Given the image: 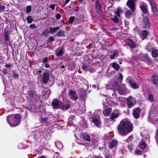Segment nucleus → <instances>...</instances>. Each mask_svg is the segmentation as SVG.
<instances>
[{
	"label": "nucleus",
	"instance_id": "34",
	"mask_svg": "<svg viewBox=\"0 0 158 158\" xmlns=\"http://www.w3.org/2000/svg\"><path fill=\"white\" fill-rule=\"evenodd\" d=\"M131 15L132 13L129 10H128L125 13V17L128 19H129L131 17Z\"/></svg>",
	"mask_w": 158,
	"mask_h": 158
},
{
	"label": "nucleus",
	"instance_id": "4",
	"mask_svg": "<svg viewBox=\"0 0 158 158\" xmlns=\"http://www.w3.org/2000/svg\"><path fill=\"white\" fill-rule=\"evenodd\" d=\"M126 100L127 107L129 108H131L135 104L136 99L132 96H129L127 98Z\"/></svg>",
	"mask_w": 158,
	"mask_h": 158
},
{
	"label": "nucleus",
	"instance_id": "60",
	"mask_svg": "<svg viewBox=\"0 0 158 158\" xmlns=\"http://www.w3.org/2000/svg\"><path fill=\"white\" fill-rule=\"evenodd\" d=\"M47 94V95H49L50 94V91L47 89L44 91V94Z\"/></svg>",
	"mask_w": 158,
	"mask_h": 158
},
{
	"label": "nucleus",
	"instance_id": "35",
	"mask_svg": "<svg viewBox=\"0 0 158 158\" xmlns=\"http://www.w3.org/2000/svg\"><path fill=\"white\" fill-rule=\"evenodd\" d=\"M64 31L62 30H60L56 34V35L58 36L61 37L62 36H64Z\"/></svg>",
	"mask_w": 158,
	"mask_h": 158
},
{
	"label": "nucleus",
	"instance_id": "39",
	"mask_svg": "<svg viewBox=\"0 0 158 158\" xmlns=\"http://www.w3.org/2000/svg\"><path fill=\"white\" fill-rule=\"evenodd\" d=\"M86 94H81L79 96L80 99L83 101H85L86 99Z\"/></svg>",
	"mask_w": 158,
	"mask_h": 158
},
{
	"label": "nucleus",
	"instance_id": "22",
	"mask_svg": "<svg viewBox=\"0 0 158 158\" xmlns=\"http://www.w3.org/2000/svg\"><path fill=\"white\" fill-rule=\"evenodd\" d=\"M127 44L131 48H134L136 47V45L135 42L131 39H129L128 40Z\"/></svg>",
	"mask_w": 158,
	"mask_h": 158
},
{
	"label": "nucleus",
	"instance_id": "2",
	"mask_svg": "<svg viewBox=\"0 0 158 158\" xmlns=\"http://www.w3.org/2000/svg\"><path fill=\"white\" fill-rule=\"evenodd\" d=\"M21 118L19 114H12L7 117V121L11 127H15L20 124Z\"/></svg>",
	"mask_w": 158,
	"mask_h": 158
},
{
	"label": "nucleus",
	"instance_id": "13",
	"mask_svg": "<svg viewBox=\"0 0 158 158\" xmlns=\"http://www.w3.org/2000/svg\"><path fill=\"white\" fill-rule=\"evenodd\" d=\"M61 103V102H60L58 100L56 99H54L52 103V106L53 108L54 109H57L59 108L60 106V104Z\"/></svg>",
	"mask_w": 158,
	"mask_h": 158
},
{
	"label": "nucleus",
	"instance_id": "19",
	"mask_svg": "<svg viewBox=\"0 0 158 158\" xmlns=\"http://www.w3.org/2000/svg\"><path fill=\"white\" fill-rule=\"evenodd\" d=\"M118 141L116 140L111 141L109 143V148L111 149L115 147L117 145Z\"/></svg>",
	"mask_w": 158,
	"mask_h": 158
},
{
	"label": "nucleus",
	"instance_id": "8",
	"mask_svg": "<svg viewBox=\"0 0 158 158\" xmlns=\"http://www.w3.org/2000/svg\"><path fill=\"white\" fill-rule=\"evenodd\" d=\"M141 112V109L138 107L132 110V114L135 118L138 119L140 117V114Z\"/></svg>",
	"mask_w": 158,
	"mask_h": 158
},
{
	"label": "nucleus",
	"instance_id": "46",
	"mask_svg": "<svg viewBox=\"0 0 158 158\" xmlns=\"http://www.w3.org/2000/svg\"><path fill=\"white\" fill-rule=\"evenodd\" d=\"M75 19V18L73 16H71L69 19V24L72 23L73 22Z\"/></svg>",
	"mask_w": 158,
	"mask_h": 158
},
{
	"label": "nucleus",
	"instance_id": "20",
	"mask_svg": "<svg viewBox=\"0 0 158 158\" xmlns=\"http://www.w3.org/2000/svg\"><path fill=\"white\" fill-rule=\"evenodd\" d=\"M112 111V109L111 108L105 109L103 111V114L105 116H108L110 114Z\"/></svg>",
	"mask_w": 158,
	"mask_h": 158
},
{
	"label": "nucleus",
	"instance_id": "18",
	"mask_svg": "<svg viewBox=\"0 0 158 158\" xmlns=\"http://www.w3.org/2000/svg\"><path fill=\"white\" fill-rule=\"evenodd\" d=\"M35 91L33 89L31 90L28 91L27 97L29 100H31L33 99L34 94H35Z\"/></svg>",
	"mask_w": 158,
	"mask_h": 158
},
{
	"label": "nucleus",
	"instance_id": "37",
	"mask_svg": "<svg viewBox=\"0 0 158 158\" xmlns=\"http://www.w3.org/2000/svg\"><path fill=\"white\" fill-rule=\"evenodd\" d=\"M118 80L119 81L120 83H121L123 79V76L121 73H119L118 74V76L117 78Z\"/></svg>",
	"mask_w": 158,
	"mask_h": 158
},
{
	"label": "nucleus",
	"instance_id": "16",
	"mask_svg": "<svg viewBox=\"0 0 158 158\" xmlns=\"http://www.w3.org/2000/svg\"><path fill=\"white\" fill-rule=\"evenodd\" d=\"M142 59L143 60L146 61L148 64L149 65L152 63V61L147 54H143L142 56Z\"/></svg>",
	"mask_w": 158,
	"mask_h": 158
},
{
	"label": "nucleus",
	"instance_id": "48",
	"mask_svg": "<svg viewBox=\"0 0 158 158\" xmlns=\"http://www.w3.org/2000/svg\"><path fill=\"white\" fill-rule=\"evenodd\" d=\"M127 148L130 151L132 150L133 149L132 143H129L128 145Z\"/></svg>",
	"mask_w": 158,
	"mask_h": 158
},
{
	"label": "nucleus",
	"instance_id": "15",
	"mask_svg": "<svg viewBox=\"0 0 158 158\" xmlns=\"http://www.w3.org/2000/svg\"><path fill=\"white\" fill-rule=\"evenodd\" d=\"M120 114L118 112L116 113L114 112H113L111 114L110 116V121H115V119L117 118L119 115Z\"/></svg>",
	"mask_w": 158,
	"mask_h": 158
},
{
	"label": "nucleus",
	"instance_id": "62",
	"mask_svg": "<svg viewBox=\"0 0 158 158\" xmlns=\"http://www.w3.org/2000/svg\"><path fill=\"white\" fill-rule=\"evenodd\" d=\"M5 6H4L1 5L0 6V11L5 9Z\"/></svg>",
	"mask_w": 158,
	"mask_h": 158
},
{
	"label": "nucleus",
	"instance_id": "50",
	"mask_svg": "<svg viewBox=\"0 0 158 158\" xmlns=\"http://www.w3.org/2000/svg\"><path fill=\"white\" fill-rule=\"evenodd\" d=\"M79 10V8L78 6H75L72 9L73 11H78Z\"/></svg>",
	"mask_w": 158,
	"mask_h": 158
},
{
	"label": "nucleus",
	"instance_id": "3",
	"mask_svg": "<svg viewBox=\"0 0 158 158\" xmlns=\"http://www.w3.org/2000/svg\"><path fill=\"white\" fill-rule=\"evenodd\" d=\"M112 87L115 90H118L121 95H125L128 93L126 85L123 84L119 85L118 81L114 82L112 84Z\"/></svg>",
	"mask_w": 158,
	"mask_h": 158
},
{
	"label": "nucleus",
	"instance_id": "41",
	"mask_svg": "<svg viewBox=\"0 0 158 158\" xmlns=\"http://www.w3.org/2000/svg\"><path fill=\"white\" fill-rule=\"evenodd\" d=\"M64 54V52L62 49H60L57 53V56H62Z\"/></svg>",
	"mask_w": 158,
	"mask_h": 158
},
{
	"label": "nucleus",
	"instance_id": "59",
	"mask_svg": "<svg viewBox=\"0 0 158 158\" xmlns=\"http://www.w3.org/2000/svg\"><path fill=\"white\" fill-rule=\"evenodd\" d=\"M49 7L52 10H53L55 9V5L54 4H51L49 6Z\"/></svg>",
	"mask_w": 158,
	"mask_h": 158
},
{
	"label": "nucleus",
	"instance_id": "53",
	"mask_svg": "<svg viewBox=\"0 0 158 158\" xmlns=\"http://www.w3.org/2000/svg\"><path fill=\"white\" fill-rule=\"evenodd\" d=\"M55 17L57 19H59L61 18V15L60 13H57Z\"/></svg>",
	"mask_w": 158,
	"mask_h": 158
},
{
	"label": "nucleus",
	"instance_id": "38",
	"mask_svg": "<svg viewBox=\"0 0 158 158\" xmlns=\"http://www.w3.org/2000/svg\"><path fill=\"white\" fill-rule=\"evenodd\" d=\"M48 34V29L43 30L42 32V35L44 36H47Z\"/></svg>",
	"mask_w": 158,
	"mask_h": 158
},
{
	"label": "nucleus",
	"instance_id": "55",
	"mask_svg": "<svg viewBox=\"0 0 158 158\" xmlns=\"http://www.w3.org/2000/svg\"><path fill=\"white\" fill-rule=\"evenodd\" d=\"M141 151L139 149L135 151V154L137 155H141Z\"/></svg>",
	"mask_w": 158,
	"mask_h": 158
},
{
	"label": "nucleus",
	"instance_id": "40",
	"mask_svg": "<svg viewBox=\"0 0 158 158\" xmlns=\"http://www.w3.org/2000/svg\"><path fill=\"white\" fill-rule=\"evenodd\" d=\"M112 20L114 23H118L119 22V20L118 18L117 17L116 15H114V18L111 19Z\"/></svg>",
	"mask_w": 158,
	"mask_h": 158
},
{
	"label": "nucleus",
	"instance_id": "17",
	"mask_svg": "<svg viewBox=\"0 0 158 158\" xmlns=\"http://www.w3.org/2000/svg\"><path fill=\"white\" fill-rule=\"evenodd\" d=\"M128 83L130 87L133 89H137L139 87V86L138 84L131 80H129Z\"/></svg>",
	"mask_w": 158,
	"mask_h": 158
},
{
	"label": "nucleus",
	"instance_id": "52",
	"mask_svg": "<svg viewBox=\"0 0 158 158\" xmlns=\"http://www.w3.org/2000/svg\"><path fill=\"white\" fill-rule=\"evenodd\" d=\"M12 64H6L5 65V68H10V67H12Z\"/></svg>",
	"mask_w": 158,
	"mask_h": 158
},
{
	"label": "nucleus",
	"instance_id": "44",
	"mask_svg": "<svg viewBox=\"0 0 158 158\" xmlns=\"http://www.w3.org/2000/svg\"><path fill=\"white\" fill-rule=\"evenodd\" d=\"M48 120V118L47 117L42 118L40 119V121L41 123L46 122Z\"/></svg>",
	"mask_w": 158,
	"mask_h": 158
},
{
	"label": "nucleus",
	"instance_id": "56",
	"mask_svg": "<svg viewBox=\"0 0 158 158\" xmlns=\"http://www.w3.org/2000/svg\"><path fill=\"white\" fill-rule=\"evenodd\" d=\"M122 11V10L120 8H118L117 9L115 12V14H120Z\"/></svg>",
	"mask_w": 158,
	"mask_h": 158
},
{
	"label": "nucleus",
	"instance_id": "9",
	"mask_svg": "<svg viewBox=\"0 0 158 158\" xmlns=\"http://www.w3.org/2000/svg\"><path fill=\"white\" fill-rule=\"evenodd\" d=\"M151 10L153 13L156 16L158 15V10L157 7L154 0H151L150 2Z\"/></svg>",
	"mask_w": 158,
	"mask_h": 158
},
{
	"label": "nucleus",
	"instance_id": "57",
	"mask_svg": "<svg viewBox=\"0 0 158 158\" xmlns=\"http://www.w3.org/2000/svg\"><path fill=\"white\" fill-rule=\"evenodd\" d=\"M118 52L117 50H115L114 51V55L115 56H118Z\"/></svg>",
	"mask_w": 158,
	"mask_h": 158
},
{
	"label": "nucleus",
	"instance_id": "24",
	"mask_svg": "<svg viewBox=\"0 0 158 158\" xmlns=\"http://www.w3.org/2000/svg\"><path fill=\"white\" fill-rule=\"evenodd\" d=\"M34 100V102H33L34 104H36V102H40V97L36 94H34V97L32 99Z\"/></svg>",
	"mask_w": 158,
	"mask_h": 158
},
{
	"label": "nucleus",
	"instance_id": "7",
	"mask_svg": "<svg viewBox=\"0 0 158 158\" xmlns=\"http://www.w3.org/2000/svg\"><path fill=\"white\" fill-rule=\"evenodd\" d=\"M127 5L132 11H134L135 10V0H128L127 2Z\"/></svg>",
	"mask_w": 158,
	"mask_h": 158
},
{
	"label": "nucleus",
	"instance_id": "6",
	"mask_svg": "<svg viewBox=\"0 0 158 158\" xmlns=\"http://www.w3.org/2000/svg\"><path fill=\"white\" fill-rule=\"evenodd\" d=\"M139 6L140 8L143 13V15L144 14L147 15V13L148 12L147 4L145 3L142 2L140 3Z\"/></svg>",
	"mask_w": 158,
	"mask_h": 158
},
{
	"label": "nucleus",
	"instance_id": "30",
	"mask_svg": "<svg viewBox=\"0 0 158 158\" xmlns=\"http://www.w3.org/2000/svg\"><path fill=\"white\" fill-rule=\"evenodd\" d=\"M59 29L58 27H56L54 28L50 27L49 30V32L50 33L52 34L55 33L56 31L58 30Z\"/></svg>",
	"mask_w": 158,
	"mask_h": 158
},
{
	"label": "nucleus",
	"instance_id": "54",
	"mask_svg": "<svg viewBox=\"0 0 158 158\" xmlns=\"http://www.w3.org/2000/svg\"><path fill=\"white\" fill-rule=\"evenodd\" d=\"M87 68V65L86 64H84L81 67V69L82 70H85Z\"/></svg>",
	"mask_w": 158,
	"mask_h": 158
},
{
	"label": "nucleus",
	"instance_id": "26",
	"mask_svg": "<svg viewBox=\"0 0 158 158\" xmlns=\"http://www.w3.org/2000/svg\"><path fill=\"white\" fill-rule=\"evenodd\" d=\"M146 146V144L144 141L143 140H141L139 144V147L142 149H145Z\"/></svg>",
	"mask_w": 158,
	"mask_h": 158
},
{
	"label": "nucleus",
	"instance_id": "36",
	"mask_svg": "<svg viewBox=\"0 0 158 158\" xmlns=\"http://www.w3.org/2000/svg\"><path fill=\"white\" fill-rule=\"evenodd\" d=\"M27 20L28 23H31L33 21V19L31 16H28L27 17Z\"/></svg>",
	"mask_w": 158,
	"mask_h": 158
},
{
	"label": "nucleus",
	"instance_id": "33",
	"mask_svg": "<svg viewBox=\"0 0 158 158\" xmlns=\"http://www.w3.org/2000/svg\"><path fill=\"white\" fill-rule=\"evenodd\" d=\"M54 39L52 36H50L49 37V38L46 41L47 44H48L51 45V43L53 42L54 41Z\"/></svg>",
	"mask_w": 158,
	"mask_h": 158
},
{
	"label": "nucleus",
	"instance_id": "61",
	"mask_svg": "<svg viewBox=\"0 0 158 158\" xmlns=\"http://www.w3.org/2000/svg\"><path fill=\"white\" fill-rule=\"evenodd\" d=\"M48 59L47 57H45L44 58L43 60V63H46L48 61Z\"/></svg>",
	"mask_w": 158,
	"mask_h": 158
},
{
	"label": "nucleus",
	"instance_id": "49",
	"mask_svg": "<svg viewBox=\"0 0 158 158\" xmlns=\"http://www.w3.org/2000/svg\"><path fill=\"white\" fill-rule=\"evenodd\" d=\"M2 72L4 75L7 74L8 73V70L6 69H3L2 70Z\"/></svg>",
	"mask_w": 158,
	"mask_h": 158
},
{
	"label": "nucleus",
	"instance_id": "42",
	"mask_svg": "<svg viewBox=\"0 0 158 158\" xmlns=\"http://www.w3.org/2000/svg\"><path fill=\"white\" fill-rule=\"evenodd\" d=\"M133 138V136L132 135H130L129 136L128 138L127 139L124 140V141H125L126 143H129L130 142H131L132 139Z\"/></svg>",
	"mask_w": 158,
	"mask_h": 158
},
{
	"label": "nucleus",
	"instance_id": "14",
	"mask_svg": "<svg viewBox=\"0 0 158 158\" xmlns=\"http://www.w3.org/2000/svg\"><path fill=\"white\" fill-rule=\"evenodd\" d=\"M50 74L48 72H46L44 73L42 77V81L44 84H46L47 83Z\"/></svg>",
	"mask_w": 158,
	"mask_h": 158
},
{
	"label": "nucleus",
	"instance_id": "10",
	"mask_svg": "<svg viewBox=\"0 0 158 158\" xmlns=\"http://www.w3.org/2000/svg\"><path fill=\"white\" fill-rule=\"evenodd\" d=\"M69 98L73 100H76L78 98V97L76 91L74 90H70L68 93Z\"/></svg>",
	"mask_w": 158,
	"mask_h": 158
},
{
	"label": "nucleus",
	"instance_id": "32",
	"mask_svg": "<svg viewBox=\"0 0 158 158\" xmlns=\"http://www.w3.org/2000/svg\"><path fill=\"white\" fill-rule=\"evenodd\" d=\"M152 56L153 57H156L158 56V51L156 49L153 50L152 52Z\"/></svg>",
	"mask_w": 158,
	"mask_h": 158
},
{
	"label": "nucleus",
	"instance_id": "45",
	"mask_svg": "<svg viewBox=\"0 0 158 158\" xmlns=\"http://www.w3.org/2000/svg\"><path fill=\"white\" fill-rule=\"evenodd\" d=\"M31 10V7L30 6H28L26 8V12L27 13H30Z\"/></svg>",
	"mask_w": 158,
	"mask_h": 158
},
{
	"label": "nucleus",
	"instance_id": "27",
	"mask_svg": "<svg viewBox=\"0 0 158 158\" xmlns=\"http://www.w3.org/2000/svg\"><path fill=\"white\" fill-rule=\"evenodd\" d=\"M83 137L85 140L88 142H90V136L88 133H83Z\"/></svg>",
	"mask_w": 158,
	"mask_h": 158
},
{
	"label": "nucleus",
	"instance_id": "1",
	"mask_svg": "<svg viewBox=\"0 0 158 158\" xmlns=\"http://www.w3.org/2000/svg\"><path fill=\"white\" fill-rule=\"evenodd\" d=\"M117 128L120 135L125 136L132 131L133 126V124L129 121H121Z\"/></svg>",
	"mask_w": 158,
	"mask_h": 158
},
{
	"label": "nucleus",
	"instance_id": "58",
	"mask_svg": "<svg viewBox=\"0 0 158 158\" xmlns=\"http://www.w3.org/2000/svg\"><path fill=\"white\" fill-rule=\"evenodd\" d=\"M30 27L31 29H32L36 27L34 23L31 24L30 26Z\"/></svg>",
	"mask_w": 158,
	"mask_h": 158
},
{
	"label": "nucleus",
	"instance_id": "63",
	"mask_svg": "<svg viewBox=\"0 0 158 158\" xmlns=\"http://www.w3.org/2000/svg\"><path fill=\"white\" fill-rule=\"evenodd\" d=\"M70 0H66V1L63 2V5L65 6L67 4L69 1Z\"/></svg>",
	"mask_w": 158,
	"mask_h": 158
},
{
	"label": "nucleus",
	"instance_id": "21",
	"mask_svg": "<svg viewBox=\"0 0 158 158\" xmlns=\"http://www.w3.org/2000/svg\"><path fill=\"white\" fill-rule=\"evenodd\" d=\"M152 82L156 86H158V77L156 74H154L152 75Z\"/></svg>",
	"mask_w": 158,
	"mask_h": 158
},
{
	"label": "nucleus",
	"instance_id": "5",
	"mask_svg": "<svg viewBox=\"0 0 158 158\" xmlns=\"http://www.w3.org/2000/svg\"><path fill=\"white\" fill-rule=\"evenodd\" d=\"M142 23L143 28L144 29H149L151 27V23L149 20V18L147 16L143 17Z\"/></svg>",
	"mask_w": 158,
	"mask_h": 158
},
{
	"label": "nucleus",
	"instance_id": "23",
	"mask_svg": "<svg viewBox=\"0 0 158 158\" xmlns=\"http://www.w3.org/2000/svg\"><path fill=\"white\" fill-rule=\"evenodd\" d=\"M101 5L100 3L98 2V1H96L95 3V10L98 13H99L101 11Z\"/></svg>",
	"mask_w": 158,
	"mask_h": 158
},
{
	"label": "nucleus",
	"instance_id": "47",
	"mask_svg": "<svg viewBox=\"0 0 158 158\" xmlns=\"http://www.w3.org/2000/svg\"><path fill=\"white\" fill-rule=\"evenodd\" d=\"M19 75L17 74V73H16V72L15 71H14L13 73V74L12 76V77L15 78H19Z\"/></svg>",
	"mask_w": 158,
	"mask_h": 158
},
{
	"label": "nucleus",
	"instance_id": "11",
	"mask_svg": "<svg viewBox=\"0 0 158 158\" xmlns=\"http://www.w3.org/2000/svg\"><path fill=\"white\" fill-rule=\"evenodd\" d=\"M92 121L94 123L96 126L99 125L101 123L100 122V117L98 114L94 115L92 117Z\"/></svg>",
	"mask_w": 158,
	"mask_h": 158
},
{
	"label": "nucleus",
	"instance_id": "43",
	"mask_svg": "<svg viewBox=\"0 0 158 158\" xmlns=\"http://www.w3.org/2000/svg\"><path fill=\"white\" fill-rule=\"evenodd\" d=\"M148 99L151 102H152L154 100V97L152 94H150L148 95Z\"/></svg>",
	"mask_w": 158,
	"mask_h": 158
},
{
	"label": "nucleus",
	"instance_id": "64",
	"mask_svg": "<svg viewBox=\"0 0 158 158\" xmlns=\"http://www.w3.org/2000/svg\"><path fill=\"white\" fill-rule=\"evenodd\" d=\"M115 56H114V54H113L112 55H110V58L111 59H114Z\"/></svg>",
	"mask_w": 158,
	"mask_h": 158
},
{
	"label": "nucleus",
	"instance_id": "12",
	"mask_svg": "<svg viewBox=\"0 0 158 158\" xmlns=\"http://www.w3.org/2000/svg\"><path fill=\"white\" fill-rule=\"evenodd\" d=\"M10 32L8 31H6L5 32L4 36H3L4 41L5 44L6 45L8 43H10Z\"/></svg>",
	"mask_w": 158,
	"mask_h": 158
},
{
	"label": "nucleus",
	"instance_id": "51",
	"mask_svg": "<svg viewBox=\"0 0 158 158\" xmlns=\"http://www.w3.org/2000/svg\"><path fill=\"white\" fill-rule=\"evenodd\" d=\"M155 138L157 142H158V129L156 130V132L155 134Z\"/></svg>",
	"mask_w": 158,
	"mask_h": 158
},
{
	"label": "nucleus",
	"instance_id": "25",
	"mask_svg": "<svg viewBox=\"0 0 158 158\" xmlns=\"http://www.w3.org/2000/svg\"><path fill=\"white\" fill-rule=\"evenodd\" d=\"M148 33L146 30H143L142 31L141 37L143 40L145 39L147 37Z\"/></svg>",
	"mask_w": 158,
	"mask_h": 158
},
{
	"label": "nucleus",
	"instance_id": "29",
	"mask_svg": "<svg viewBox=\"0 0 158 158\" xmlns=\"http://www.w3.org/2000/svg\"><path fill=\"white\" fill-rule=\"evenodd\" d=\"M70 107V105L69 104H67L64 106H62L59 107L63 111H66Z\"/></svg>",
	"mask_w": 158,
	"mask_h": 158
},
{
	"label": "nucleus",
	"instance_id": "31",
	"mask_svg": "<svg viewBox=\"0 0 158 158\" xmlns=\"http://www.w3.org/2000/svg\"><path fill=\"white\" fill-rule=\"evenodd\" d=\"M17 104L14 102L13 103V107L17 109H20L22 106L20 102L19 101L17 102Z\"/></svg>",
	"mask_w": 158,
	"mask_h": 158
},
{
	"label": "nucleus",
	"instance_id": "28",
	"mask_svg": "<svg viewBox=\"0 0 158 158\" xmlns=\"http://www.w3.org/2000/svg\"><path fill=\"white\" fill-rule=\"evenodd\" d=\"M111 66L116 71H118L120 68L119 65L115 62H113L112 63Z\"/></svg>",
	"mask_w": 158,
	"mask_h": 158
}]
</instances>
